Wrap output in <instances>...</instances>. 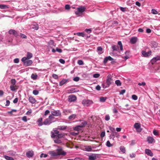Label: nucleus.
Listing matches in <instances>:
<instances>
[{"label":"nucleus","instance_id":"nucleus-1","mask_svg":"<svg viewBox=\"0 0 160 160\" xmlns=\"http://www.w3.org/2000/svg\"><path fill=\"white\" fill-rule=\"evenodd\" d=\"M64 136V133H60L59 131L56 130L53 132H52L51 136L53 138H63Z\"/></svg>","mask_w":160,"mask_h":160},{"label":"nucleus","instance_id":"nucleus-27","mask_svg":"<svg viewBox=\"0 0 160 160\" xmlns=\"http://www.w3.org/2000/svg\"><path fill=\"white\" fill-rule=\"evenodd\" d=\"M98 51V54H101L103 52L102 51V48L101 47H98L97 48Z\"/></svg>","mask_w":160,"mask_h":160},{"label":"nucleus","instance_id":"nucleus-36","mask_svg":"<svg viewBox=\"0 0 160 160\" xmlns=\"http://www.w3.org/2000/svg\"><path fill=\"white\" fill-rule=\"evenodd\" d=\"M115 83L118 86H119L121 85L122 83L119 80H117L115 81Z\"/></svg>","mask_w":160,"mask_h":160},{"label":"nucleus","instance_id":"nucleus-3","mask_svg":"<svg viewBox=\"0 0 160 160\" xmlns=\"http://www.w3.org/2000/svg\"><path fill=\"white\" fill-rule=\"evenodd\" d=\"M106 82L108 87H109L111 84H113L114 83L112 77L111 75L109 74L107 76Z\"/></svg>","mask_w":160,"mask_h":160},{"label":"nucleus","instance_id":"nucleus-57","mask_svg":"<svg viewBox=\"0 0 160 160\" xmlns=\"http://www.w3.org/2000/svg\"><path fill=\"white\" fill-rule=\"evenodd\" d=\"M105 131H103L101 133L100 136L101 138H103L105 136Z\"/></svg>","mask_w":160,"mask_h":160},{"label":"nucleus","instance_id":"nucleus-55","mask_svg":"<svg viewBox=\"0 0 160 160\" xmlns=\"http://www.w3.org/2000/svg\"><path fill=\"white\" fill-rule=\"evenodd\" d=\"M27 59H28L27 58V57H24L22 58L21 61L22 62L24 63L26 61V60Z\"/></svg>","mask_w":160,"mask_h":160},{"label":"nucleus","instance_id":"nucleus-20","mask_svg":"<svg viewBox=\"0 0 160 160\" xmlns=\"http://www.w3.org/2000/svg\"><path fill=\"white\" fill-rule=\"evenodd\" d=\"M32 63V61L31 60H28L24 62V65L27 66L31 65Z\"/></svg>","mask_w":160,"mask_h":160},{"label":"nucleus","instance_id":"nucleus-28","mask_svg":"<svg viewBox=\"0 0 160 160\" xmlns=\"http://www.w3.org/2000/svg\"><path fill=\"white\" fill-rule=\"evenodd\" d=\"M76 116V114H72V115L68 117V119L70 120H73L75 118Z\"/></svg>","mask_w":160,"mask_h":160},{"label":"nucleus","instance_id":"nucleus-11","mask_svg":"<svg viewBox=\"0 0 160 160\" xmlns=\"http://www.w3.org/2000/svg\"><path fill=\"white\" fill-rule=\"evenodd\" d=\"M98 155L95 154H92L88 156L89 160H95L97 158Z\"/></svg>","mask_w":160,"mask_h":160},{"label":"nucleus","instance_id":"nucleus-32","mask_svg":"<svg viewBox=\"0 0 160 160\" xmlns=\"http://www.w3.org/2000/svg\"><path fill=\"white\" fill-rule=\"evenodd\" d=\"M107 98L106 97H101L100 98V101L101 102H104L106 101Z\"/></svg>","mask_w":160,"mask_h":160},{"label":"nucleus","instance_id":"nucleus-15","mask_svg":"<svg viewBox=\"0 0 160 160\" xmlns=\"http://www.w3.org/2000/svg\"><path fill=\"white\" fill-rule=\"evenodd\" d=\"M34 154L32 151H28L26 154V156L28 158H31L33 157Z\"/></svg>","mask_w":160,"mask_h":160},{"label":"nucleus","instance_id":"nucleus-62","mask_svg":"<svg viewBox=\"0 0 160 160\" xmlns=\"http://www.w3.org/2000/svg\"><path fill=\"white\" fill-rule=\"evenodd\" d=\"M153 133L155 135L158 136V132L156 130H153Z\"/></svg>","mask_w":160,"mask_h":160},{"label":"nucleus","instance_id":"nucleus-7","mask_svg":"<svg viewBox=\"0 0 160 160\" xmlns=\"http://www.w3.org/2000/svg\"><path fill=\"white\" fill-rule=\"evenodd\" d=\"M86 9L85 7L81 6L77 8L78 11H76L75 13L77 15L79 14V13H82L85 11Z\"/></svg>","mask_w":160,"mask_h":160},{"label":"nucleus","instance_id":"nucleus-16","mask_svg":"<svg viewBox=\"0 0 160 160\" xmlns=\"http://www.w3.org/2000/svg\"><path fill=\"white\" fill-rule=\"evenodd\" d=\"M160 60V56H157L153 58L151 60V62L152 63H153L156 62L157 61Z\"/></svg>","mask_w":160,"mask_h":160},{"label":"nucleus","instance_id":"nucleus-63","mask_svg":"<svg viewBox=\"0 0 160 160\" xmlns=\"http://www.w3.org/2000/svg\"><path fill=\"white\" fill-rule=\"evenodd\" d=\"M126 90L125 89L122 90L120 92L119 94L120 95H123L124 93H125Z\"/></svg>","mask_w":160,"mask_h":160},{"label":"nucleus","instance_id":"nucleus-48","mask_svg":"<svg viewBox=\"0 0 160 160\" xmlns=\"http://www.w3.org/2000/svg\"><path fill=\"white\" fill-rule=\"evenodd\" d=\"M48 156V155L46 154L42 153L40 156V158H46Z\"/></svg>","mask_w":160,"mask_h":160},{"label":"nucleus","instance_id":"nucleus-21","mask_svg":"<svg viewBox=\"0 0 160 160\" xmlns=\"http://www.w3.org/2000/svg\"><path fill=\"white\" fill-rule=\"evenodd\" d=\"M68 81L67 79H63L59 83V85L60 86H62L63 84L66 83Z\"/></svg>","mask_w":160,"mask_h":160},{"label":"nucleus","instance_id":"nucleus-22","mask_svg":"<svg viewBox=\"0 0 160 160\" xmlns=\"http://www.w3.org/2000/svg\"><path fill=\"white\" fill-rule=\"evenodd\" d=\"M42 117L38 119L37 122H38V126H41L43 125V122H42Z\"/></svg>","mask_w":160,"mask_h":160},{"label":"nucleus","instance_id":"nucleus-8","mask_svg":"<svg viewBox=\"0 0 160 160\" xmlns=\"http://www.w3.org/2000/svg\"><path fill=\"white\" fill-rule=\"evenodd\" d=\"M58 153V156L60 155H65L66 154V152L62 151V148H58L56 150Z\"/></svg>","mask_w":160,"mask_h":160},{"label":"nucleus","instance_id":"nucleus-14","mask_svg":"<svg viewBox=\"0 0 160 160\" xmlns=\"http://www.w3.org/2000/svg\"><path fill=\"white\" fill-rule=\"evenodd\" d=\"M145 153L148 156L152 157L153 156V153L149 149H146L145 150Z\"/></svg>","mask_w":160,"mask_h":160},{"label":"nucleus","instance_id":"nucleus-33","mask_svg":"<svg viewBox=\"0 0 160 160\" xmlns=\"http://www.w3.org/2000/svg\"><path fill=\"white\" fill-rule=\"evenodd\" d=\"M87 124V122L85 121H83L81 124L79 125L81 128L84 127Z\"/></svg>","mask_w":160,"mask_h":160},{"label":"nucleus","instance_id":"nucleus-52","mask_svg":"<svg viewBox=\"0 0 160 160\" xmlns=\"http://www.w3.org/2000/svg\"><path fill=\"white\" fill-rule=\"evenodd\" d=\"M79 79L80 78L79 77H76L73 78V80L75 81L78 82L79 80Z\"/></svg>","mask_w":160,"mask_h":160},{"label":"nucleus","instance_id":"nucleus-17","mask_svg":"<svg viewBox=\"0 0 160 160\" xmlns=\"http://www.w3.org/2000/svg\"><path fill=\"white\" fill-rule=\"evenodd\" d=\"M28 100L29 102L32 104H34L36 102V100L35 98H34L33 97L31 96L29 97Z\"/></svg>","mask_w":160,"mask_h":160},{"label":"nucleus","instance_id":"nucleus-50","mask_svg":"<svg viewBox=\"0 0 160 160\" xmlns=\"http://www.w3.org/2000/svg\"><path fill=\"white\" fill-rule=\"evenodd\" d=\"M20 36L22 37L23 38H27V36L25 35V34L22 33H20Z\"/></svg>","mask_w":160,"mask_h":160},{"label":"nucleus","instance_id":"nucleus-12","mask_svg":"<svg viewBox=\"0 0 160 160\" xmlns=\"http://www.w3.org/2000/svg\"><path fill=\"white\" fill-rule=\"evenodd\" d=\"M77 98L74 95H71L69 96L68 101L70 102H74L76 100Z\"/></svg>","mask_w":160,"mask_h":160},{"label":"nucleus","instance_id":"nucleus-10","mask_svg":"<svg viewBox=\"0 0 160 160\" xmlns=\"http://www.w3.org/2000/svg\"><path fill=\"white\" fill-rule=\"evenodd\" d=\"M142 54L143 56L145 57H148L151 55L152 54V52L150 50L148 52H147L145 51H142Z\"/></svg>","mask_w":160,"mask_h":160},{"label":"nucleus","instance_id":"nucleus-53","mask_svg":"<svg viewBox=\"0 0 160 160\" xmlns=\"http://www.w3.org/2000/svg\"><path fill=\"white\" fill-rule=\"evenodd\" d=\"M108 57H106L104 58V61H103V63H104V64H105L107 63V62L108 61Z\"/></svg>","mask_w":160,"mask_h":160},{"label":"nucleus","instance_id":"nucleus-37","mask_svg":"<svg viewBox=\"0 0 160 160\" xmlns=\"http://www.w3.org/2000/svg\"><path fill=\"white\" fill-rule=\"evenodd\" d=\"M118 44L120 48V49L121 51H122L123 50V46L122 43V42L120 41H119L118 42Z\"/></svg>","mask_w":160,"mask_h":160},{"label":"nucleus","instance_id":"nucleus-19","mask_svg":"<svg viewBox=\"0 0 160 160\" xmlns=\"http://www.w3.org/2000/svg\"><path fill=\"white\" fill-rule=\"evenodd\" d=\"M48 153L52 156H58V153L54 151H49Z\"/></svg>","mask_w":160,"mask_h":160},{"label":"nucleus","instance_id":"nucleus-59","mask_svg":"<svg viewBox=\"0 0 160 160\" xmlns=\"http://www.w3.org/2000/svg\"><path fill=\"white\" fill-rule=\"evenodd\" d=\"M59 62L61 63L64 64L65 63V61L62 59H60L59 60Z\"/></svg>","mask_w":160,"mask_h":160},{"label":"nucleus","instance_id":"nucleus-35","mask_svg":"<svg viewBox=\"0 0 160 160\" xmlns=\"http://www.w3.org/2000/svg\"><path fill=\"white\" fill-rule=\"evenodd\" d=\"M4 158L7 160H14V159L13 158L10 157L7 155H4Z\"/></svg>","mask_w":160,"mask_h":160},{"label":"nucleus","instance_id":"nucleus-38","mask_svg":"<svg viewBox=\"0 0 160 160\" xmlns=\"http://www.w3.org/2000/svg\"><path fill=\"white\" fill-rule=\"evenodd\" d=\"M76 34L78 36H82L83 37L85 36V35L83 32H77L76 33Z\"/></svg>","mask_w":160,"mask_h":160},{"label":"nucleus","instance_id":"nucleus-39","mask_svg":"<svg viewBox=\"0 0 160 160\" xmlns=\"http://www.w3.org/2000/svg\"><path fill=\"white\" fill-rule=\"evenodd\" d=\"M11 82L12 84V85H14L16 82V80L14 79H12L11 80Z\"/></svg>","mask_w":160,"mask_h":160},{"label":"nucleus","instance_id":"nucleus-18","mask_svg":"<svg viewBox=\"0 0 160 160\" xmlns=\"http://www.w3.org/2000/svg\"><path fill=\"white\" fill-rule=\"evenodd\" d=\"M138 38L136 37H133L130 40V42L132 44H135Z\"/></svg>","mask_w":160,"mask_h":160},{"label":"nucleus","instance_id":"nucleus-56","mask_svg":"<svg viewBox=\"0 0 160 160\" xmlns=\"http://www.w3.org/2000/svg\"><path fill=\"white\" fill-rule=\"evenodd\" d=\"M7 7V6L2 4L0 5V8L1 9H5Z\"/></svg>","mask_w":160,"mask_h":160},{"label":"nucleus","instance_id":"nucleus-54","mask_svg":"<svg viewBox=\"0 0 160 160\" xmlns=\"http://www.w3.org/2000/svg\"><path fill=\"white\" fill-rule=\"evenodd\" d=\"M52 77L55 79H57L58 78V76L55 74H52Z\"/></svg>","mask_w":160,"mask_h":160},{"label":"nucleus","instance_id":"nucleus-13","mask_svg":"<svg viewBox=\"0 0 160 160\" xmlns=\"http://www.w3.org/2000/svg\"><path fill=\"white\" fill-rule=\"evenodd\" d=\"M10 34H12L15 37L18 36L17 32L14 29H10L8 32Z\"/></svg>","mask_w":160,"mask_h":160},{"label":"nucleus","instance_id":"nucleus-5","mask_svg":"<svg viewBox=\"0 0 160 160\" xmlns=\"http://www.w3.org/2000/svg\"><path fill=\"white\" fill-rule=\"evenodd\" d=\"M93 102L90 100H84L82 101V104L85 106L88 107L92 104Z\"/></svg>","mask_w":160,"mask_h":160},{"label":"nucleus","instance_id":"nucleus-41","mask_svg":"<svg viewBox=\"0 0 160 160\" xmlns=\"http://www.w3.org/2000/svg\"><path fill=\"white\" fill-rule=\"evenodd\" d=\"M31 78L34 80L36 79L37 78V75L36 74H32L31 76Z\"/></svg>","mask_w":160,"mask_h":160},{"label":"nucleus","instance_id":"nucleus-29","mask_svg":"<svg viewBox=\"0 0 160 160\" xmlns=\"http://www.w3.org/2000/svg\"><path fill=\"white\" fill-rule=\"evenodd\" d=\"M67 126H60L58 127V129L61 130H64L66 129Z\"/></svg>","mask_w":160,"mask_h":160},{"label":"nucleus","instance_id":"nucleus-24","mask_svg":"<svg viewBox=\"0 0 160 160\" xmlns=\"http://www.w3.org/2000/svg\"><path fill=\"white\" fill-rule=\"evenodd\" d=\"M112 48L113 51L119 52L118 46L117 45H113L112 46Z\"/></svg>","mask_w":160,"mask_h":160},{"label":"nucleus","instance_id":"nucleus-9","mask_svg":"<svg viewBox=\"0 0 160 160\" xmlns=\"http://www.w3.org/2000/svg\"><path fill=\"white\" fill-rule=\"evenodd\" d=\"M134 128H136L137 131L138 132H140L142 131V129L141 128V125L139 123H136L134 125Z\"/></svg>","mask_w":160,"mask_h":160},{"label":"nucleus","instance_id":"nucleus-2","mask_svg":"<svg viewBox=\"0 0 160 160\" xmlns=\"http://www.w3.org/2000/svg\"><path fill=\"white\" fill-rule=\"evenodd\" d=\"M55 118L54 117H52V115H49L48 118L45 119L43 122V124L45 125H50L52 122H54L56 121L54 120L53 119Z\"/></svg>","mask_w":160,"mask_h":160},{"label":"nucleus","instance_id":"nucleus-42","mask_svg":"<svg viewBox=\"0 0 160 160\" xmlns=\"http://www.w3.org/2000/svg\"><path fill=\"white\" fill-rule=\"evenodd\" d=\"M120 150L121 152L123 153H125V148L123 146H121L120 147Z\"/></svg>","mask_w":160,"mask_h":160},{"label":"nucleus","instance_id":"nucleus-47","mask_svg":"<svg viewBox=\"0 0 160 160\" xmlns=\"http://www.w3.org/2000/svg\"><path fill=\"white\" fill-rule=\"evenodd\" d=\"M132 97V99L134 100H136L138 99V97L135 95H133Z\"/></svg>","mask_w":160,"mask_h":160},{"label":"nucleus","instance_id":"nucleus-31","mask_svg":"<svg viewBox=\"0 0 160 160\" xmlns=\"http://www.w3.org/2000/svg\"><path fill=\"white\" fill-rule=\"evenodd\" d=\"M32 53L28 52L27 54V58L28 59H29L31 58H32Z\"/></svg>","mask_w":160,"mask_h":160},{"label":"nucleus","instance_id":"nucleus-30","mask_svg":"<svg viewBox=\"0 0 160 160\" xmlns=\"http://www.w3.org/2000/svg\"><path fill=\"white\" fill-rule=\"evenodd\" d=\"M55 139L54 140L55 143L57 144H60L62 143V141L59 138H55Z\"/></svg>","mask_w":160,"mask_h":160},{"label":"nucleus","instance_id":"nucleus-44","mask_svg":"<svg viewBox=\"0 0 160 160\" xmlns=\"http://www.w3.org/2000/svg\"><path fill=\"white\" fill-rule=\"evenodd\" d=\"M33 94L35 95H37L39 93V91L37 90H33L32 92Z\"/></svg>","mask_w":160,"mask_h":160},{"label":"nucleus","instance_id":"nucleus-61","mask_svg":"<svg viewBox=\"0 0 160 160\" xmlns=\"http://www.w3.org/2000/svg\"><path fill=\"white\" fill-rule=\"evenodd\" d=\"M138 85L139 86H144L146 85V83L144 82H142V83L139 82L138 84Z\"/></svg>","mask_w":160,"mask_h":160},{"label":"nucleus","instance_id":"nucleus-58","mask_svg":"<svg viewBox=\"0 0 160 160\" xmlns=\"http://www.w3.org/2000/svg\"><path fill=\"white\" fill-rule=\"evenodd\" d=\"M85 31L87 32L90 33H91V32L92 31V30L91 28H89V29H86L85 30Z\"/></svg>","mask_w":160,"mask_h":160},{"label":"nucleus","instance_id":"nucleus-34","mask_svg":"<svg viewBox=\"0 0 160 160\" xmlns=\"http://www.w3.org/2000/svg\"><path fill=\"white\" fill-rule=\"evenodd\" d=\"M32 28L35 30H37L38 28V25L37 24H35L32 25Z\"/></svg>","mask_w":160,"mask_h":160},{"label":"nucleus","instance_id":"nucleus-60","mask_svg":"<svg viewBox=\"0 0 160 160\" xmlns=\"http://www.w3.org/2000/svg\"><path fill=\"white\" fill-rule=\"evenodd\" d=\"M100 76V74L98 73H96L93 74V77L95 78H98Z\"/></svg>","mask_w":160,"mask_h":160},{"label":"nucleus","instance_id":"nucleus-51","mask_svg":"<svg viewBox=\"0 0 160 160\" xmlns=\"http://www.w3.org/2000/svg\"><path fill=\"white\" fill-rule=\"evenodd\" d=\"M65 8L66 10H69L70 8V6L68 4H66L65 5Z\"/></svg>","mask_w":160,"mask_h":160},{"label":"nucleus","instance_id":"nucleus-4","mask_svg":"<svg viewBox=\"0 0 160 160\" xmlns=\"http://www.w3.org/2000/svg\"><path fill=\"white\" fill-rule=\"evenodd\" d=\"M51 114L50 115H52V117L55 116H59L61 115V112L59 110H55L53 109L51 111Z\"/></svg>","mask_w":160,"mask_h":160},{"label":"nucleus","instance_id":"nucleus-46","mask_svg":"<svg viewBox=\"0 0 160 160\" xmlns=\"http://www.w3.org/2000/svg\"><path fill=\"white\" fill-rule=\"evenodd\" d=\"M151 12L154 14H156L158 13V12L154 9H152L151 10Z\"/></svg>","mask_w":160,"mask_h":160},{"label":"nucleus","instance_id":"nucleus-45","mask_svg":"<svg viewBox=\"0 0 160 160\" xmlns=\"http://www.w3.org/2000/svg\"><path fill=\"white\" fill-rule=\"evenodd\" d=\"M106 145L108 147H110L112 146V145L110 143L109 141H108L107 142Z\"/></svg>","mask_w":160,"mask_h":160},{"label":"nucleus","instance_id":"nucleus-26","mask_svg":"<svg viewBox=\"0 0 160 160\" xmlns=\"http://www.w3.org/2000/svg\"><path fill=\"white\" fill-rule=\"evenodd\" d=\"M50 111L49 110H46L45 111L44 114L42 115V117L44 118H46V116L50 113Z\"/></svg>","mask_w":160,"mask_h":160},{"label":"nucleus","instance_id":"nucleus-6","mask_svg":"<svg viewBox=\"0 0 160 160\" xmlns=\"http://www.w3.org/2000/svg\"><path fill=\"white\" fill-rule=\"evenodd\" d=\"M115 137L118 138L120 137V135L117 132H113L109 136V138L110 139H112L114 141L115 140L114 139Z\"/></svg>","mask_w":160,"mask_h":160},{"label":"nucleus","instance_id":"nucleus-23","mask_svg":"<svg viewBox=\"0 0 160 160\" xmlns=\"http://www.w3.org/2000/svg\"><path fill=\"white\" fill-rule=\"evenodd\" d=\"M147 141L149 143H152L154 140V138L151 137H148L147 138Z\"/></svg>","mask_w":160,"mask_h":160},{"label":"nucleus","instance_id":"nucleus-43","mask_svg":"<svg viewBox=\"0 0 160 160\" xmlns=\"http://www.w3.org/2000/svg\"><path fill=\"white\" fill-rule=\"evenodd\" d=\"M78 63L79 65H82L84 64V63L83 61L81 60H78Z\"/></svg>","mask_w":160,"mask_h":160},{"label":"nucleus","instance_id":"nucleus-49","mask_svg":"<svg viewBox=\"0 0 160 160\" xmlns=\"http://www.w3.org/2000/svg\"><path fill=\"white\" fill-rule=\"evenodd\" d=\"M11 90L12 91H14L15 90L14 85H11L10 87Z\"/></svg>","mask_w":160,"mask_h":160},{"label":"nucleus","instance_id":"nucleus-64","mask_svg":"<svg viewBox=\"0 0 160 160\" xmlns=\"http://www.w3.org/2000/svg\"><path fill=\"white\" fill-rule=\"evenodd\" d=\"M22 120L25 122H27V119L26 116H24L22 117Z\"/></svg>","mask_w":160,"mask_h":160},{"label":"nucleus","instance_id":"nucleus-25","mask_svg":"<svg viewBox=\"0 0 160 160\" xmlns=\"http://www.w3.org/2000/svg\"><path fill=\"white\" fill-rule=\"evenodd\" d=\"M69 91L70 92V93H73L78 92V90L76 88H71L69 90Z\"/></svg>","mask_w":160,"mask_h":160},{"label":"nucleus","instance_id":"nucleus-40","mask_svg":"<svg viewBox=\"0 0 160 160\" xmlns=\"http://www.w3.org/2000/svg\"><path fill=\"white\" fill-rule=\"evenodd\" d=\"M80 128H81L80 126L79 125L76 126V127H75L73 128V129L74 130L77 131H78L80 130Z\"/></svg>","mask_w":160,"mask_h":160}]
</instances>
